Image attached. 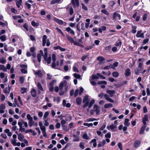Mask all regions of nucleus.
<instances>
[{
  "mask_svg": "<svg viewBox=\"0 0 150 150\" xmlns=\"http://www.w3.org/2000/svg\"><path fill=\"white\" fill-rule=\"evenodd\" d=\"M44 55L43 54V52L42 50H40L39 53L37 54V57L38 61L40 62L41 61V58L42 56H43L45 60L46 61L47 64H50L51 61V56L47 57V50L46 48H45L44 50Z\"/></svg>",
  "mask_w": 150,
  "mask_h": 150,
  "instance_id": "1",
  "label": "nucleus"
},
{
  "mask_svg": "<svg viewBox=\"0 0 150 150\" xmlns=\"http://www.w3.org/2000/svg\"><path fill=\"white\" fill-rule=\"evenodd\" d=\"M53 62L52 64V67L55 69H60L59 61H57L56 63V56L54 54H53L52 55Z\"/></svg>",
  "mask_w": 150,
  "mask_h": 150,
  "instance_id": "2",
  "label": "nucleus"
},
{
  "mask_svg": "<svg viewBox=\"0 0 150 150\" xmlns=\"http://www.w3.org/2000/svg\"><path fill=\"white\" fill-rule=\"evenodd\" d=\"M96 112V114L98 115L100 114V107L97 105H94L93 107V109L91 110L90 111V114L91 115H93Z\"/></svg>",
  "mask_w": 150,
  "mask_h": 150,
  "instance_id": "3",
  "label": "nucleus"
},
{
  "mask_svg": "<svg viewBox=\"0 0 150 150\" xmlns=\"http://www.w3.org/2000/svg\"><path fill=\"white\" fill-rule=\"evenodd\" d=\"M42 40L43 46H44L46 43L47 46L48 47L50 45V40L49 39H47V36L46 35H44L43 36Z\"/></svg>",
  "mask_w": 150,
  "mask_h": 150,
  "instance_id": "4",
  "label": "nucleus"
},
{
  "mask_svg": "<svg viewBox=\"0 0 150 150\" xmlns=\"http://www.w3.org/2000/svg\"><path fill=\"white\" fill-rule=\"evenodd\" d=\"M98 96L99 97L102 98L103 96H104L105 99L108 101L111 102L113 103L114 101L111 98H110L107 94H104L103 93H101L98 95Z\"/></svg>",
  "mask_w": 150,
  "mask_h": 150,
  "instance_id": "5",
  "label": "nucleus"
},
{
  "mask_svg": "<svg viewBox=\"0 0 150 150\" xmlns=\"http://www.w3.org/2000/svg\"><path fill=\"white\" fill-rule=\"evenodd\" d=\"M24 138V135L21 134H19L18 135V139L20 141H23L24 143L26 144L27 146H28V142L26 139H25L23 140Z\"/></svg>",
  "mask_w": 150,
  "mask_h": 150,
  "instance_id": "6",
  "label": "nucleus"
},
{
  "mask_svg": "<svg viewBox=\"0 0 150 150\" xmlns=\"http://www.w3.org/2000/svg\"><path fill=\"white\" fill-rule=\"evenodd\" d=\"M64 86L65 91H67V85L66 81H64L60 83L59 86V89L60 90H62Z\"/></svg>",
  "mask_w": 150,
  "mask_h": 150,
  "instance_id": "7",
  "label": "nucleus"
},
{
  "mask_svg": "<svg viewBox=\"0 0 150 150\" xmlns=\"http://www.w3.org/2000/svg\"><path fill=\"white\" fill-rule=\"evenodd\" d=\"M136 35V37L138 38H144V34L142 32V30L138 31Z\"/></svg>",
  "mask_w": 150,
  "mask_h": 150,
  "instance_id": "8",
  "label": "nucleus"
},
{
  "mask_svg": "<svg viewBox=\"0 0 150 150\" xmlns=\"http://www.w3.org/2000/svg\"><path fill=\"white\" fill-rule=\"evenodd\" d=\"M71 1L74 7H78L79 6V0H71Z\"/></svg>",
  "mask_w": 150,
  "mask_h": 150,
  "instance_id": "9",
  "label": "nucleus"
},
{
  "mask_svg": "<svg viewBox=\"0 0 150 150\" xmlns=\"http://www.w3.org/2000/svg\"><path fill=\"white\" fill-rule=\"evenodd\" d=\"M106 93L109 95L110 97H112L115 93V91L114 90H108L106 91Z\"/></svg>",
  "mask_w": 150,
  "mask_h": 150,
  "instance_id": "10",
  "label": "nucleus"
},
{
  "mask_svg": "<svg viewBox=\"0 0 150 150\" xmlns=\"http://www.w3.org/2000/svg\"><path fill=\"white\" fill-rule=\"evenodd\" d=\"M66 30L68 32H69L70 34H72L74 35L75 34L74 30L72 29L70 27L67 28Z\"/></svg>",
  "mask_w": 150,
  "mask_h": 150,
  "instance_id": "11",
  "label": "nucleus"
},
{
  "mask_svg": "<svg viewBox=\"0 0 150 150\" xmlns=\"http://www.w3.org/2000/svg\"><path fill=\"white\" fill-rule=\"evenodd\" d=\"M117 17L119 18V19L120 20V14L116 12H115L113 13V19H115Z\"/></svg>",
  "mask_w": 150,
  "mask_h": 150,
  "instance_id": "12",
  "label": "nucleus"
},
{
  "mask_svg": "<svg viewBox=\"0 0 150 150\" xmlns=\"http://www.w3.org/2000/svg\"><path fill=\"white\" fill-rule=\"evenodd\" d=\"M148 120V117L146 115H145L142 119V122L144 125H146V121Z\"/></svg>",
  "mask_w": 150,
  "mask_h": 150,
  "instance_id": "13",
  "label": "nucleus"
},
{
  "mask_svg": "<svg viewBox=\"0 0 150 150\" xmlns=\"http://www.w3.org/2000/svg\"><path fill=\"white\" fill-rule=\"evenodd\" d=\"M31 94L33 97H35L36 96V92L35 89L33 88L32 89L31 91Z\"/></svg>",
  "mask_w": 150,
  "mask_h": 150,
  "instance_id": "14",
  "label": "nucleus"
},
{
  "mask_svg": "<svg viewBox=\"0 0 150 150\" xmlns=\"http://www.w3.org/2000/svg\"><path fill=\"white\" fill-rule=\"evenodd\" d=\"M54 20L59 25H62L64 23L63 21H62L59 19L56 18H54Z\"/></svg>",
  "mask_w": 150,
  "mask_h": 150,
  "instance_id": "15",
  "label": "nucleus"
},
{
  "mask_svg": "<svg viewBox=\"0 0 150 150\" xmlns=\"http://www.w3.org/2000/svg\"><path fill=\"white\" fill-rule=\"evenodd\" d=\"M140 144V142L138 140L136 141L134 144V145L135 147H138Z\"/></svg>",
  "mask_w": 150,
  "mask_h": 150,
  "instance_id": "16",
  "label": "nucleus"
},
{
  "mask_svg": "<svg viewBox=\"0 0 150 150\" xmlns=\"http://www.w3.org/2000/svg\"><path fill=\"white\" fill-rule=\"evenodd\" d=\"M67 38L68 40L71 43H73L74 42V40L73 38L69 36V35H67Z\"/></svg>",
  "mask_w": 150,
  "mask_h": 150,
  "instance_id": "17",
  "label": "nucleus"
},
{
  "mask_svg": "<svg viewBox=\"0 0 150 150\" xmlns=\"http://www.w3.org/2000/svg\"><path fill=\"white\" fill-rule=\"evenodd\" d=\"M146 125H144L142 126L141 127L139 133L140 134H142L143 133L144 131L145 128L146 127Z\"/></svg>",
  "mask_w": 150,
  "mask_h": 150,
  "instance_id": "18",
  "label": "nucleus"
},
{
  "mask_svg": "<svg viewBox=\"0 0 150 150\" xmlns=\"http://www.w3.org/2000/svg\"><path fill=\"white\" fill-rule=\"evenodd\" d=\"M129 120L128 119H125L124 122V125L125 126L128 127L130 125V123L129 122Z\"/></svg>",
  "mask_w": 150,
  "mask_h": 150,
  "instance_id": "19",
  "label": "nucleus"
},
{
  "mask_svg": "<svg viewBox=\"0 0 150 150\" xmlns=\"http://www.w3.org/2000/svg\"><path fill=\"white\" fill-rule=\"evenodd\" d=\"M130 69L129 68L127 69L125 71V76L127 77L130 74Z\"/></svg>",
  "mask_w": 150,
  "mask_h": 150,
  "instance_id": "20",
  "label": "nucleus"
},
{
  "mask_svg": "<svg viewBox=\"0 0 150 150\" xmlns=\"http://www.w3.org/2000/svg\"><path fill=\"white\" fill-rule=\"evenodd\" d=\"M66 8L67 9H69V14L70 15H72L74 12L72 8V7H69V5L66 7Z\"/></svg>",
  "mask_w": 150,
  "mask_h": 150,
  "instance_id": "21",
  "label": "nucleus"
},
{
  "mask_svg": "<svg viewBox=\"0 0 150 150\" xmlns=\"http://www.w3.org/2000/svg\"><path fill=\"white\" fill-rule=\"evenodd\" d=\"M1 70L4 71H6L7 69L6 67L3 65L0 64V70Z\"/></svg>",
  "mask_w": 150,
  "mask_h": 150,
  "instance_id": "22",
  "label": "nucleus"
},
{
  "mask_svg": "<svg viewBox=\"0 0 150 150\" xmlns=\"http://www.w3.org/2000/svg\"><path fill=\"white\" fill-rule=\"evenodd\" d=\"M35 74L39 77H42V74L40 71H38L35 72Z\"/></svg>",
  "mask_w": 150,
  "mask_h": 150,
  "instance_id": "23",
  "label": "nucleus"
},
{
  "mask_svg": "<svg viewBox=\"0 0 150 150\" xmlns=\"http://www.w3.org/2000/svg\"><path fill=\"white\" fill-rule=\"evenodd\" d=\"M4 132L7 134L8 136L10 137L12 135L11 133L10 132V130L8 129H6L4 130Z\"/></svg>",
  "mask_w": 150,
  "mask_h": 150,
  "instance_id": "24",
  "label": "nucleus"
},
{
  "mask_svg": "<svg viewBox=\"0 0 150 150\" xmlns=\"http://www.w3.org/2000/svg\"><path fill=\"white\" fill-rule=\"evenodd\" d=\"M88 96H86L84 97L83 99V103L86 102H89L88 101Z\"/></svg>",
  "mask_w": 150,
  "mask_h": 150,
  "instance_id": "25",
  "label": "nucleus"
},
{
  "mask_svg": "<svg viewBox=\"0 0 150 150\" xmlns=\"http://www.w3.org/2000/svg\"><path fill=\"white\" fill-rule=\"evenodd\" d=\"M81 101L82 99L79 97L77 98L76 100V103L78 105H80L81 104Z\"/></svg>",
  "mask_w": 150,
  "mask_h": 150,
  "instance_id": "26",
  "label": "nucleus"
},
{
  "mask_svg": "<svg viewBox=\"0 0 150 150\" xmlns=\"http://www.w3.org/2000/svg\"><path fill=\"white\" fill-rule=\"evenodd\" d=\"M116 127V126L114 125L113 124H112L111 125L109 126H108L107 127V128L108 130H110V129H112L115 128Z\"/></svg>",
  "mask_w": 150,
  "mask_h": 150,
  "instance_id": "27",
  "label": "nucleus"
},
{
  "mask_svg": "<svg viewBox=\"0 0 150 150\" xmlns=\"http://www.w3.org/2000/svg\"><path fill=\"white\" fill-rule=\"evenodd\" d=\"M20 91L21 93L24 94L27 92V89L25 88H21Z\"/></svg>",
  "mask_w": 150,
  "mask_h": 150,
  "instance_id": "28",
  "label": "nucleus"
},
{
  "mask_svg": "<svg viewBox=\"0 0 150 150\" xmlns=\"http://www.w3.org/2000/svg\"><path fill=\"white\" fill-rule=\"evenodd\" d=\"M112 107V105L110 103L105 104L104 106L105 108H108Z\"/></svg>",
  "mask_w": 150,
  "mask_h": 150,
  "instance_id": "29",
  "label": "nucleus"
},
{
  "mask_svg": "<svg viewBox=\"0 0 150 150\" xmlns=\"http://www.w3.org/2000/svg\"><path fill=\"white\" fill-rule=\"evenodd\" d=\"M95 100L93 99L90 102L88 106V107L89 108H91L92 106L93 105V104L95 103Z\"/></svg>",
  "mask_w": 150,
  "mask_h": 150,
  "instance_id": "30",
  "label": "nucleus"
},
{
  "mask_svg": "<svg viewBox=\"0 0 150 150\" xmlns=\"http://www.w3.org/2000/svg\"><path fill=\"white\" fill-rule=\"evenodd\" d=\"M22 0H19V1H16V5L18 8H20V5L22 3Z\"/></svg>",
  "mask_w": 150,
  "mask_h": 150,
  "instance_id": "31",
  "label": "nucleus"
},
{
  "mask_svg": "<svg viewBox=\"0 0 150 150\" xmlns=\"http://www.w3.org/2000/svg\"><path fill=\"white\" fill-rule=\"evenodd\" d=\"M73 43H74V45L79 46L83 48L84 47V46L83 45L80 44L79 43L77 42L74 41V42Z\"/></svg>",
  "mask_w": 150,
  "mask_h": 150,
  "instance_id": "32",
  "label": "nucleus"
},
{
  "mask_svg": "<svg viewBox=\"0 0 150 150\" xmlns=\"http://www.w3.org/2000/svg\"><path fill=\"white\" fill-rule=\"evenodd\" d=\"M96 142V139H93L91 142V143H93V146L94 147H96L97 145V143Z\"/></svg>",
  "mask_w": 150,
  "mask_h": 150,
  "instance_id": "33",
  "label": "nucleus"
},
{
  "mask_svg": "<svg viewBox=\"0 0 150 150\" xmlns=\"http://www.w3.org/2000/svg\"><path fill=\"white\" fill-rule=\"evenodd\" d=\"M105 59V58L101 56L98 57L97 58V60L100 62L104 61Z\"/></svg>",
  "mask_w": 150,
  "mask_h": 150,
  "instance_id": "34",
  "label": "nucleus"
},
{
  "mask_svg": "<svg viewBox=\"0 0 150 150\" xmlns=\"http://www.w3.org/2000/svg\"><path fill=\"white\" fill-rule=\"evenodd\" d=\"M32 25L34 27H37L39 24L38 23H36L34 21H32L31 23Z\"/></svg>",
  "mask_w": 150,
  "mask_h": 150,
  "instance_id": "35",
  "label": "nucleus"
},
{
  "mask_svg": "<svg viewBox=\"0 0 150 150\" xmlns=\"http://www.w3.org/2000/svg\"><path fill=\"white\" fill-rule=\"evenodd\" d=\"M60 1L61 0H53L51 1L50 3L51 4L59 3L60 2Z\"/></svg>",
  "mask_w": 150,
  "mask_h": 150,
  "instance_id": "36",
  "label": "nucleus"
},
{
  "mask_svg": "<svg viewBox=\"0 0 150 150\" xmlns=\"http://www.w3.org/2000/svg\"><path fill=\"white\" fill-rule=\"evenodd\" d=\"M37 86L38 88L41 91H43V88H42V86L41 85V84L39 83H38L37 84Z\"/></svg>",
  "mask_w": 150,
  "mask_h": 150,
  "instance_id": "37",
  "label": "nucleus"
},
{
  "mask_svg": "<svg viewBox=\"0 0 150 150\" xmlns=\"http://www.w3.org/2000/svg\"><path fill=\"white\" fill-rule=\"evenodd\" d=\"M73 76L74 77L77 79H81V76L79 74L74 73L73 74Z\"/></svg>",
  "mask_w": 150,
  "mask_h": 150,
  "instance_id": "38",
  "label": "nucleus"
},
{
  "mask_svg": "<svg viewBox=\"0 0 150 150\" xmlns=\"http://www.w3.org/2000/svg\"><path fill=\"white\" fill-rule=\"evenodd\" d=\"M6 60L5 59H4L3 58H0V62L1 63L5 64L6 63Z\"/></svg>",
  "mask_w": 150,
  "mask_h": 150,
  "instance_id": "39",
  "label": "nucleus"
},
{
  "mask_svg": "<svg viewBox=\"0 0 150 150\" xmlns=\"http://www.w3.org/2000/svg\"><path fill=\"white\" fill-rule=\"evenodd\" d=\"M112 76L115 77H117L119 75V73L117 71H115L112 73Z\"/></svg>",
  "mask_w": 150,
  "mask_h": 150,
  "instance_id": "40",
  "label": "nucleus"
},
{
  "mask_svg": "<svg viewBox=\"0 0 150 150\" xmlns=\"http://www.w3.org/2000/svg\"><path fill=\"white\" fill-rule=\"evenodd\" d=\"M16 141L17 140L16 139H11V143L14 146H16V145L17 143Z\"/></svg>",
  "mask_w": 150,
  "mask_h": 150,
  "instance_id": "41",
  "label": "nucleus"
},
{
  "mask_svg": "<svg viewBox=\"0 0 150 150\" xmlns=\"http://www.w3.org/2000/svg\"><path fill=\"white\" fill-rule=\"evenodd\" d=\"M97 84L98 85H100L102 84H107V82L106 81H99L98 82Z\"/></svg>",
  "mask_w": 150,
  "mask_h": 150,
  "instance_id": "42",
  "label": "nucleus"
},
{
  "mask_svg": "<svg viewBox=\"0 0 150 150\" xmlns=\"http://www.w3.org/2000/svg\"><path fill=\"white\" fill-rule=\"evenodd\" d=\"M101 11L102 13H104V14H106V15H108V14H109V13H108V12L105 9L102 10H101Z\"/></svg>",
  "mask_w": 150,
  "mask_h": 150,
  "instance_id": "43",
  "label": "nucleus"
},
{
  "mask_svg": "<svg viewBox=\"0 0 150 150\" xmlns=\"http://www.w3.org/2000/svg\"><path fill=\"white\" fill-rule=\"evenodd\" d=\"M28 124L30 127H32L35 124V122L33 120L31 121L28 122Z\"/></svg>",
  "mask_w": 150,
  "mask_h": 150,
  "instance_id": "44",
  "label": "nucleus"
},
{
  "mask_svg": "<svg viewBox=\"0 0 150 150\" xmlns=\"http://www.w3.org/2000/svg\"><path fill=\"white\" fill-rule=\"evenodd\" d=\"M6 36L5 35H3L0 37V39L2 41H4L6 40Z\"/></svg>",
  "mask_w": 150,
  "mask_h": 150,
  "instance_id": "45",
  "label": "nucleus"
},
{
  "mask_svg": "<svg viewBox=\"0 0 150 150\" xmlns=\"http://www.w3.org/2000/svg\"><path fill=\"white\" fill-rule=\"evenodd\" d=\"M136 27L135 26H132V32L133 33H135L136 32Z\"/></svg>",
  "mask_w": 150,
  "mask_h": 150,
  "instance_id": "46",
  "label": "nucleus"
},
{
  "mask_svg": "<svg viewBox=\"0 0 150 150\" xmlns=\"http://www.w3.org/2000/svg\"><path fill=\"white\" fill-rule=\"evenodd\" d=\"M56 29L57 30V31L59 33L61 34L64 36V35L63 34V33L62 32V30L59 28L57 27L56 28Z\"/></svg>",
  "mask_w": 150,
  "mask_h": 150,
  "instance_id": "47",
  "label": "nucleus"
},
{
  "mask_svg": "<svg viewBox=\"0 0 150 150\" xmlns=\"http://www.w3.org/2000/svg\"><path fill=\"white\" fill-rule=\"evenodd\" d=\"M134 73L135 74L137 75L139 74V73H141V70H140L138 69H135L134 70Z\"/></svg>",
  "mask_w": 150,
  "mask_h": 150,
  "instance_id": "48",
  "label": "nucleus"
},
{
  "mask_svg": "<svg viewBox=\"0 0 150 150\" xmlns=\"http://www.w3.org/2000/svg\"><path fill=\"white\" fill-rule=\"evenodd\" d=\"M27 118L29 121H31L33 120V117L31 116L29 114H28L27 115Z\"/></svg>",
  "mask_w": 150,
  "mask_h": 150,
  "instance_id": "49",
  "label": "nucleus"
},
{
  "mask_svg": "<svg viewBox=\"0 0 150 150\" xmlns=\"http://www.w3.org/2000/svg\"><path fill=\"white\" fill-rule=\"evenodd\" d=\"M49 115V112L48 111H47L45 112L43 118L44 119H46L47 118V116H48Z\"/></svg>",
  "mask_w": 150,
  "mask_h": 150,
  "instance_id": "50",
  "label": "nucleus"
},
{
  "mask_svg": "<svg viewBox=\"0 0 150 150\" xmlns=\"http://www.w3.org/2000/svg\"><path fill=\"white\" fill-rule=\"evenodd\" d=\"M97 120L96 119H95L94 118H90L86 119V121L88 122H90L93 121H94L95 120Z\"/></svg>",
  "mask_w": 150,
  "mask_h": 150,
  "instance_id": "51",
  "label": "nucleus"
},
{
  "mask_svg": "<svg viewBox=\"0 0 150 150\" xmlns=\"http://www.w3.org/2000/svg\"><path fill=\"white\" fill-rule=\"evenodd\" d=\"M24 78L23 76H21L20 78V81L21 84H23L24 82Z\"/></svg>",
  "mask_w": 150,
  "mask_h": 150,
  "instance_id": "52",
  "label": "nucleus"
},
{
  "mask_svg": "<svg viewBox=\"0 0 150 150\" xmlns=\"http://www.w3.org/2000/svg\"><path fill=\"white\" fill-rule=\"evenodd\" d=\"M8 23L7 22H6L5 23H4L1 21H0V25L2 26V27H4L5 25H7Z\"/></svg>",
  "mask_w": 150,
  "mask_h": 150,
  "instance_id": "53",
  "label": "nucleus"
},
{
  "mask_svg": "<svg viewBox=\"0 0 150 150\" xmlns=\"http://www.w3.org/2000/svg\"><path fill=\"white\" fill-rule=\"evenodd\" d=\"M83 125L84 126H88V127L92 126L93 125V124L92 123H84Z\"/></svg>",
  "mask_w": 150,
  "mask_h": 150,
  "instance_id": "54",
  "label": "nucleus"
},
{
  "mask_svg": "<svg viewBox=\"0 0 150 150\" xmlns=\"http://www.w3.org/2000/svg\"><path fill=\"white\" fill-rule=\"evenodd\" d=\"M49 90L50 91H52L54 89L53 86L49 84Z\"/></svg>",
  "mask_w": 150,
  "mask_h": 150,
  "instance_id": "55",
  "label": "nucleus"
},
{
  "mask_svg": "<svg viewBox=\"0 0 150 150\" xmlns=\"http://www.w3.org/2000/svg\"><path fill=\"white\" fill-rule=\"evenodd\" d=\"M97 76H99L100 78L103 79H105V77L104 76L101 75L99 73H98L97 74Z\"/></svg>",
  "mask_w": 150,
  "mask_h": 150,
  "instance_id": "56",
  "label": "nucleus"
},
{
  "mask_svg": "<svg viewBox=\"0 0 150 150\" xmlns=\"http://www.w3.org/2000/svg\"><path fill=\"white\" fill-rule=\"evenodd\" d=\"M21 72L24 74H27V70L25 69H21Z\"/></svg>",
  "mask_w": 150,
  "mask_h": 150,
  "instance_id": "57",
  "label": "nucleus"
},
{
  "mask_svg": "<svg viewBox=\"0 0 150 150\" xmlns=\"http://www.w3.org/2000/svg\"><path fill=\"white\" fill-rule=\"evenodd\" d=\"M79 146L81 148L83 149L84 148V144L83 143L81 142L80 143Z\"/></svg>",
  "mask_w": 150,
  "mask_h": 150,
  "instance_id": "58",
  "label": "nucleus"
},
{
  "mask_svg": "<svg viewBox=\"0 0 150 150\" xmlns=\"http://www.w3.org/2000/svg\"><path fill=\"white\" fill-rule=\"evenodd\" d=\"M98 79V77L95 75H93L92 76V78L91 79L92 80H93L94 79Z\"/></svg>",
  "mask_w": 150,
  "mask_h": 150,
  "instance_id": "59",
  "label": "nucleus"
},
{
  "mask_svg": "<svg viewBox=\"0 0 150 150\" xmlns=\"http://www.w3.org/2000/svg\"><path fill=\"white\" fill-rule=\"evenodd\" d=\"M105 137L106 138H110L111 137V134L110 133H108L105 135Z\"/></svg>",
  "mask_w": 150,
  "mask_h": 150,
  "instance_id": "60",
  "label": "nucleus"
},
{
  "mask_svg": "<svg viewBox=\"0 0 150 150\" xmlns=\"http://www.w3.org/2000/svg\"><path fill=\"white\" fill-rule=\"evenodd\" d=\"M118 146L120 150L122 149V145L121 143L119 142L118 144Z\"/></svg>",
  "mask_w": 150,
  "mask_h": 150,
  "instance_id": "61",
  "label": "nucleus"
},
{
  "mask_svg": "<svg viewBox=\"0 0 150 150\" xmlns=\"http://www.w3.org/2000/svg\"><path fill=\"white\" fill-rule=\"evenodd\" d=\"M44 120L45 122V123L44 124V125L46 126H47L49 125V123L47 122L48 120L45 119H44Z\"/></svg>",
  "mask_w": 150,
  "mask_h": 150,
  "instance_id": "62",
  "label": "nucleus"
},
{
  "mask_svg": "<svg viewBox=\"0 0 150 150\" xmlns=\"http://www.w3.org/2000/svg\"><path fill=\"white\" fill-rule=\"evenodd\" d=\"M83 137L84 139H88V136L86 134H85L83 135Z\"/></svg>",
  "mask_w": 150,
  "mask_h": 150,
  "instance_id": "63",
  "label": "nucleus"
},
{
  "mask_svg": "<svg viewBox=\"0 0 150 150\" xmlns=\"http://www.w3.org/2000/svg\"><path fill=\"white\" fill-rule=\"evenodd\" d=\"M6 108V106L4 104H2L0 106V109L4 110Z\"/></svg>",
  "mask_w": 150,
  "mask_h": 150,
  "instance_id": "64",
  "label": "nucleus"
}]
</instances>
